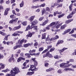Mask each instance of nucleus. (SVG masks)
<instances>
[{
    "label": "nucleus",
    "instance_id": "f257e3e1",
    "mask_svg": "<svg viewBox=\"0 0 76 76\" xmlns=\"http://www.w3.org/2000/svg\"><path fill=\"white\" fill-rule=\"evenodd\" d=\"M12 70H11L10 72L11 76H15L17 73L19 72V68L16 67H15L14 68L12 69Z\"/></svg>",
    "mask_w": 76,
    "mask_h": 76
},
{
    "label": "nucleus",
    "instance_id": "f03ea898",
    "mask_svg": "<svg viewBox=\"0 0 76 76\" xmlns=\"http://www.w3.org/2000/svg\"><path fill=\"white\" fill-rule=\"evenodd\" d=\"M47 56L49 57V58H52L53 57V55H52L51 54H50V52L49 51L47 52L46 54L43 55V58H45V57H47Z\"/></svg>",
    "mask_w": 76,
    "mask_h": 76
},
{
    "label": "nucleus",
    "instance_id": "7ed1b4c3",
    "mask_svg": "<svg viewBox=\"0 0 76 76\" xmlns=\"http://www.w3.org/2000/svg\"><path fill=\"white\" fill-rule=\"evenodd\" d=\"M56 23H57V21H56L55 22H53L52 23L50 24L48 26H47L46 28H45L46 30L48 29V30L50 29V26H53V25H55Z\"/></svg>",
    "mask_w": 76,
    "mask_h": 76
},
{
    "label": "nucleus",
    "instance_id": "20e7f679",
    "mask_svg": "<svg viewBox=\"0 0 76 76\" xmlns=\"http://www.w3.org/2000/svg\"><path fill=\"white\" fill-rule=\"evenodd\" d=\"M23 42L26 43V40H25L24 39H23L20 41V40H19L18 41V44H19V45H22V44Z\"/></svg>",
    "mask_w": 76,
    "mask_h": 76
},
{
    "label": "nucleus",
    "instance_id": "39448f33",
    "mask_svg": "<svg viewBox=\"0 0 76 76\" xmlns=\"http://www.w3.org/2000/svg\"><path fill=\"white\" fill-rule=\"evenodd\" d=\"M60 67L62 68V69H64V68H66V64L65 63H62L60 65Z\"/></svg>",
    "mask_w": 76,
    "mask_h": 76
},
{
    "label": "nucleus",
    "instance_id": "423d86ee",
    "mask_svg": "<svg viewBox=\"0 0 76 76\" xmlns=\"http://www.w3.org/2000/svg\"><path fill=\"white\" fill-rule=\"evenodd\" d=\"M36 51L35 50H30L29 52V53H30V55L31 56H35V53H35V52Z\"/></svg>",
    "mask_w": 76,
    "mask_h": 76
},
{
    "label": "nucleus",
    "instance_id": "0eeeda50",
    "mask_svg": "<svg viewBox=\"0 0 76 76\" xmlns=\"http://www.w3.org/2000/svg\"><path fill=\"white\" fill-rule=\"evenodd\" d=\"M58 23V22H57V23H56L55 24L53 25V26H54V25L55 26L53 27V28H56V29H58V28H59L60 27V26L61 25V23L59 24L56 26V25H57Z\"/></svg>",
    "mask_w": 76,
    "mask_h": 76
},
{
    "label": "nucleus",
    "instance_id": "6e6552de",
    "mask_svg": "<svg viewBox=\"0 0 76 76\" xmlns=\"http://www.w3.org/2000/svg\"><path fill=\"white\" fill-rule=\"evenodd\" d=\"M48 18H47V20H45L44 22H43L42 24H40V26H44V25H46L48 22Z\"/></svg>",
    "mask_w": 76,
    "mask_h": 76
},
{
    "label": "nucleus",
    "instance_id": "1a4fd4ad",
    "mask_svg": "<svg viewBox=\"0 0 76 76\" xmlns=\"http://www.w3.org/2000/svg\"><path fill=\"white\" fill-rule=\"evenodd\" d=\"M38 23V21L37 20H35L33 21L31 23L32 24L31 25V27H32V26H34L35 25H37Z\"/></svg>",
    "mask_w": 76,
    "mask_h": 76
},
{
    "label": "nucleus",
    "instance_id": "9d476101",
    "mask_svg": "<svg viewBox=\"0 0 76 76\" xmlns=\"http://www.w3.org/2000/svg\"><path fill=\"white\" fill-rule=\"evenodd\" d=\"M33 44V43L32 42H31V44L28 43L26 44H25L23 45V47L25 48H26V47H28L29 45H32Z\"/></svg>",
    "mask_w": 76,
    "mask_h": 76
},
{
    "label": "nucleus",
    "instance_id": "9b49d317",
    "mask_svg": "<svg viewBox=\"0 0 76 76\" xmlns=\"http://www.w3.org/2000/svg\"><path fill=\"white\" fill-rule=\"evenodd\" d=\"M67 49V48H64L61 50H58L59 52V53H63V52L64 51Z\"/></svg>",
    "mask_w": 76,
    "mask_h": 76
},
{
    "label": "nucleus",
    "instance_id": "f8f14e48",
    "mask_svg": "<svg viewBox=\"0 0 76 76\" xmlns=\"http://www.w3.org/2000/svg\"><path fill=\"white\" fill-rule=\"evenodd\" d=\"M35 15L31 16L30 18H28V20H30V22H32V21L34 20V19L35 18Z\"/></svg>",
    "mask_w": 76,
    "mask_h": 76
},
{
    "label": "nucleus",
    "instance_id": "ddd939ff",
    "mask_svg": "<svg viewBox=\"0 0 76 76\" xmlns=\"http://www.w3.org/2000/svg\"><path fill=\"white\" fill-rule=\"evenodd\" d=\"M64 41L62 40H59L58 41V43L56 44V46L58 45H59L60 44H62V43H63Z\"/></svg>",
    "mask_w": 76,
    "mask_h": 76
},
{
    "label": "nucleus",
    "instance_id": "4468645a",
    "mask_svg": "<svg viewBox=\"0 0 76 76\" xmlns=\"http://www.w3.org/2000/svg\"><path fill=\"white\" fill-rule=\"evenodd\" d=\"M21 60H25V58L22 57H19L17 59L18 62H20V61H21Z\"/></svg>",
    "mask_w": 76,
    "mask_h": 76
},
{
    "label": "nucleus",
    "instance_id": "2eb2a0df",
    "mask_svg": "<svg viewBox=\"0 0 76 76\" xmlns=\"http://www.w3.org/2000/svg\"><path fill=\"white\" fill-rule=\"evenodd\" d=\"M18 45L14 46L13 47V50H16V49H17L18 48H20V47H21V45H19V44H18Z\"/></svg>",
    "mask_w": 76,
    "mask_h": 76
},
{
    "label": "nucleus",
    "instance_id": "dca6fc26",
    "mask_svg": "<svg viewBox=\"0 0 76 76\" xmlns=\"http://www.w3.org/2000/svg\"><path fill=\"white\" fill-rule=\"evenodd\" d=\"M73 19L69 20H67L65 22V23L66 24H69V23H70V22H72V21H73Z\"/></svg>",
    "mask_w": 76,
    "mask_h": 76
},
{
    "label": "nucleus",
    "instance_id": "f3484780",
    "mask_svg": "<svg viewBox=\"0 0 76 76\" xmlns=\"http://www.w3.org/2000/svg\"><path fill=\"white\" fill-rule=\"evenodd\" d=\"M21 28V26H17L14 27L13 29L14 31H15V30H17V29H20Z\"/></svg>",
    "mask_w": 76,
    "mask_h": 76
},
{
    "label": "nucleus",
    "instance_id": "a211bd4d",
    "mask_svg": "<svg viewBox=\"0 0 76 76\" xmlns=\"http://www.w3.org/2000/svg\"><path fill=\"white\" fill-rule=\"evenodd\" d=\"M32 29L31 28V26H30V25H28V26L27 27H26L25 31H28V30L29 29Z\"/></svg>",
    "mask_w": 76,
    "mask_h": 76
},
{
    "label": "nucleus",
    "instance_id": "6ab92c4d",
    "mask_svg": "<svg viewBox=\"0 0 76 76\" xmlns=\"http://www.w3.org/2000/svg\"><path fill=\"white\" fill-rule=\"evenodd\" d=\"M67 25L64 24L61 27V29H64L66 27Z\"/></svg>",
    "mask_w": 76,
    "mask_h": 76
},
{
    "label": "nucleus",
    "instance_id": "aec40b11",
    "mask_svg": "<svg viewBox=\"0 0 76 76\" xmlns=\"http://www.w3.org/2000/svg\"><path fill=\"white\" fill-rule=\"evenodd\" d=\"M32 27V28H33V29H34V30H36V32H38V29H37V26H35Z\"/></svg>",
    "mask_w": 76,
    "mask_h": 76
},
{
    "label": "nucleus",
    "instance_id": "412c9836",
    "mask_svg": "<svg viewBox=\"0 0 76 76\" xmlns=\"http://www.w3.org/2000/svg\"><path fill=\"white\" fill-rule=\"evenodd\" d=\"M24 6V2L23 1H22L21 3L20 4V7H22Z\"/></svg>",
    "mask_w": 76,
    "mask_h": 76
},
{
    "label": "nucleus",
    "instance_id": "4be33fe9",
    "mask_svg": "<svg viewBox=\"0 0 76 76\" xmlns=\"http://www.w3.org/2000/svg\"><path fill=\"white\" fill-rule=\"evenodd\" d=\"M34 67H35V66L34 65H31L30 69H28L29 71V70H32V69H33V68H34Z\"/></svg>",
    "mask_w": 76,
    "mask_h": 76
},
{
    "label": "nucleus",
    "instance_id": "5701e85b",
    "mask_svg": "<svg viewBox=\"0 0 76 76\" xmlns=\"http://www.w3.org/2000/svg\"><path fill=\"white\" fill-rule=\"evenodd\" d=\"M0 34H1L3 36H5L7 35V34L4 32H2V31H0Z\"/></svg>",
    "mask_w": 76,
    "mask_h": 76
},
{
    "label": "nucleus",
    "instance_id": "b1692460",
    "mask_svg": "<svg viewBox=\"0 0 76 76\" xmlns=\"http://www.w3.org/2000/svg\"><path fill=\"white\" fill-rule=\"evenodd\" d=\"M34 73V72H28L26 74V75H32Z\"/></svg>",
    "mask_w": 76,
    "mask_h": 76
},
{
    "label": "nucleus",
    "instance_id": "393cba45",
    "mask_svg": "<svg viewBox=\"0 0 76 76\" xmlns=\"http://www.w3.org/2000/svg\"><path fill=\"white\" fill-rule=\"evenodd\" d=\"M31 9H37V8H38L39 7V6L37 5L36 6H34V5H33L31 7Z\"/></svg>",
    "mask_w": 76,
    "mask_h": 76
},
{
    "label": "nucleus",
    "instance_id": "a878e982",
    "mask_svg": "<svg viewBox=\"0 0 76 76\" xmlns=\"http://www.w3.org/2000/svg\"><path fill=\"white\" fill-rule=\"evenodd\" d=\"M12 60L13 62H14V61H15V59L14 58H10L9 60V62H11Z\"/></svg>",
    "mask_w": 76,
    "mask_h": 76
},
{
    "label": "nucleus",
    "instance_id": "bb28decb",
    "mask_svg": "<svg viewBox=\"0 0 76 76\" xmlns=\"http://www.w3.org/2000/svg\"><path fill=\"white\" fill-rule=\"evenodd\" d=\"M72 16H73V15L70 13L67 17V19H70V18H72Z\"/></svg>",
    "mask_w": 76,
    "mask_h": 76
},
{
    "label": "nucleus",
    "instance_id": "cd10ccee",
    "mask_svg": "<svg viewBox=\"0 0 76 76\" xmlns=\"http://www.w3.org/2000/svg\"><path fill=\"white\" fill-rule=\"evenodd\" d=\"M32 36V34L31 33H29L28 34L26 35V37H31Z\"/></svg>",
    "mask_w": 76,
    "mask_h": 76
},
{
    "label": "nucleus",
    "instance_id": "c85d7f7f",
    "mask_svg": "<svg viewBox=\"0 0 76 76\" xmlns=\"http://www.w3.org/2000/svg\"><path fill=\"white\" fill-rule=\"evenodd\" d=\"M57 72L59 74H61V73H63V72H62V71H61V69H59L58 70Z\"/></svg>",
    "mask_w": 76,
    "mask_h": 76
},
{
    "label": "nucleus",
    "instance_id": "c756f323",
    "mask_svg": "<svg viewBox=\"0 0 76 76\" xmlns=\"http://www.w3.org/2000/svg\"><path fill=\"white\" fill-rule=\"evenodd\" d=\"M46 34L44 33L42 34V39H45L46 37Z\"/></svg>",
    "mask_w": 76,
    "mask_h": 76
},
{
    "label": "nucleus",
    "instance_id": "7c9ffc66",
    "mask_svg": "<svg viewBox=\"0 0 76 76\" xmlns=\"http://www.w3.org/2000/svg\"><path fill=\"white\" fill-rule=\"evenodd\" d=\"M72 6H73V4L72 3L69 6V9L70 11H72Z\"/></svg>",
    "mask_w": 76,
    "mask_h": 76
},
{
    "label": "nucleus",
    "instance_id": "2f4dec72",
    "mask_svg": "<svg viewBox=\"0 0 76 76\" xmlns=\"http://www.w3.org/2000/svg\"><path fill=\"white\" fill-rule=\"evenodd\" d=\"M10 71V69H7L5 70H2V72H5V73H6V72H9V71Z\"/></svg>",
    "mask_w": 76,
    "mask_h": 76
},
{
    "label": "nucleus",
    "instance_id": "473e14b6",
    "mask_svg": "<svg viewBox=\"0 0 76 76\" xmlns=\"http://www.w3.org/2000/svg\"><path fill=\"white\" fill-rule=\"evenodd\" d=\"M45 3H43L42 4L39 6V7H45Z\"/></svg>",
    "mask_w": 76,
    "mask_h": 76
},
{
    "label": "nucleus",
    "instance_id": "72a5a7b5",
    "mask_svg": "<svg viewBox=\"0 0 76 76\" xmlns=\"http://www.w3.org/2000/svg\"><path fill=\"white\" fill-rule=\"evenodd\" d=\"M25 55L27 56L28 58H30V57H31V56H30L29 53H26L25 54Z\"/></svg>",
    "mask_w": 76,
    "mask_h": 76
},
{
    "label": "nucleus",
    "instance_id": "f704fd0d",
    "mask_svg": "<svg viewBox=\"0 0 76 76\" xmlns=\"http://www.w3.org/2000/svg\"><path fill=\"white\" fill-rule=\"evenodd\" d=\"M22 24L24 26H26L27 25V22L24 21L22 23Z\"/></svg>",
    "mask_w": 76,
    "mask_h": 76
},
{
    "label": "nucleus",
    "instance_id": "c9c22d12",
    "mask_svg": "<svg viewBox=\"0 0 76 76\" xmlns=\"http://www.w3.org/2000/svg\"><path fill=\"white\" fill-rule=\"evenodd\" d=\"M74 32H75V30H74V29H72V30L71 32L69 33V34H72L73 33H74Z\"/></svg>",
    "mask_w": 76,
    "mask_h": 76
},
{
    "label": "nucleus",
    "instance_id": "e433bc0d",
    "mask_svg": "<svg viewBox=\"0 0 76 76\" xmlns=\"http://www.w3.org/2000/svg\"><path fill=\"white\" fill-rule=\"evenodd\" d=\"M64 16V14H62L61 15H58V18H60L61 17H63Z\"/></svg>",
    "mask_w": 76,
    "mask_h": 76
},
{
    "label": "nucleus",
    "instance_id": "4c0bfd02",
    "mask_svg": "<svg viewBox=\"0 0 76 76\" xmlns=\"http://www.w3.org/2000/svg\"><path fill=\"white\" fill-rule=\"evenodd\" d=\"M67 40L68 41H75V39H68Z\"/></svg>",
    "mask_w": 76,
    "mask_h": 76
},
{
    "label": "nucleus",
    "instance_id": "58836bf2",
    "mask_svg": "<svg viewBox=\"0 0 76 76\" xmlns=\"http://www.w3.org/2000/svg\"><path fill=\"white\" fill-rule=\"evenodd\" d=\"M45 66L46 67H48V65H49V64L47 63H44Z\"/></svg>",
    "mask_w": 76,
    "mask_h": 76
},
{
    "label": "nucleus",
    "instance_id": "ea45409f",
    "mask_svg": "<svg viewBox=\"0 0 76 76\" xmlns=\"http://www.w3.org/2000/svg\"><path fill=\"white\" fill-rule=\"evenodd\" d=\"M57 14H58V11H56L55 12H54L53 15L56 16V15Z\"/></svg>",
    "mask_w": 76,
    "mask_h": 76
},
{
    "label": "nucleus",
    "instance_id": "a19ab883",
    "mask_svg": "<svg viewBox=\"0 0 76 76\" xmlns=\"http://www.w3.org/2000/svg\"><path fill=\"white\" fill-rule=\"evenodd\" d=\"M4 58V55H1V54L0 53V59H3Z\"/></svg>",
    "mask_w": 76,
    "mask_h": 76
},
{
    "label": "nucleus",
    "instance_id": "79ce46f5",
    "mask_svg": "<svg viewBox=\"0 0 76 76\" xmlns=\"http://www.w3.org/2000/svg\"><path fill=\"white\" fill-rule=\"evenodd\" d=\"M45 12V9L44 8H43L42 10V15H44V12Z\"/></svg>",
    "mask_w": 76,
    "mask_h": 76
},
{
    "label": "nucleus",
    "instance_id": "37998d69",
    "mask_svg": "<svg viewBox=\"0 0 76 76\" xmlns=\"http://www.w3.org/2000/svg\"><path fill=\"white\" fill-rule=\"evenodd\" d=\"M69 61H70V62H71V63H74V62L75 61L74 59H69Z\"/></svg>",
    "mask_w": 76,
    "mask_h": 76
},
{
    "label": "nucleus",
    "instance_id": "c03bdc74",
    "mask_svg": "<svg viewBox=\"0 0 76 76\" xmlns=\"http://www.w3.org/2000/svg\"><path fill=\"white\" fill-rule=\"evenodd\" d=\"M56 6H57V5L56 4V3H54L53 4L51 5V7H53V8H54V7Z\"/></svg>",
    "mask_w": 76,
    "mask_h": 76
},
{
    "label": "nucleus",
    "instance_id": "a18cd8bd",
    "mask_svg": "<svg viewBox=\"0 0 76 76\" xmlns=\"http://www.w3.org/2000/svg\"><path fill=\"white\" fill-rule=\"evenodd\" d=\"M17 33H16V32H15L14 34H12V36H13L14 37H16L17 36Z\"/></svg>",
    "mask_w": 76,
    "mask_h": 76
},
{
    "label": "nucleus",
    "instance_id": "49530a36",
    "mask_svg": "<svg viewBox=\"0 0 76 76\" xmlns=\"http://www.w3.org/2000/svg\"><path fill=\"white\" fill-rule=\"evenodd\" d=\"M43 50H44V48L42 47L39 48V51H43Z\"/></svg>",
    "mask_w": 76,
    "mask_h": 76
},
{
    "label": "nucleus",
    "instance_id": "de8ad7c7",
    "mask_svg": "<svg viewBox=\"0 0 76 76\" xmlns=\"http://www.w3.org/2000/svg\"><path fill=\"white\" fill-rule=\"evenodd\" d=\"M34 66H37L38 65V62L36 61L34 62Z\"/></svg>",
    "mask_w": 76,
    "mask_h": 76
},
{
    "label": "nucleus",
    "instance_id": "09e8293b",
    "mask_svg": "<svg viewBox=\"0 0 76 76\" xmlns=\"http://www.w3.org/2000/svg\"><path fill=\"white\" fill-rule=\"evenodd\" d=\"M23 31H16V34H22L23 33Z\"/></svg>",
    "mask_w": 76,
    "mask_h": 76
},
{
    "label": "nucleus",
    "instance_id": "8fccbe9b",
    "mask_svg": "<svg viewBox=\"0 0 76 76\" xmlns=\"http://www.w3.org/2000/svg\"><path fill=\"white\" fill-rule=\"evenodd\" d=\"M46 11H47V12H50V8L48 7H46Z\"/></svg>",
    "mask_w": 76,
    "mask_h": 76
},
{
    "label": "nucleus",
    "instance_id": "3c124183",
    "mask_svg": "<svg viewBox=\"0 0 76 76\" xmlns=\"http://www.w3.org/2000/svg\"><path fill=\"white\" fill-rule=\"evenodd\" d=\"M48 50V49H47L45 50L44 51H43L42 53V54H44V53H46V52H47V51Z\"/></svg>",
    "mask_w": 76,
    "mask_h": 76
},
{
    "label": "nucleus",
    "instance_id": "603ef678",
    "mask_svg": "<svg viewBox=\"0 0 76 76\" xmlns=\"http://www.w3.org/2000/svg\"><path fill=\"white\" fill-rule=\"evenodd\" d=\"M55 50V48H51L50 50V52H52V51H53Z\"/></svg>",
    "mask_w": 76,
    "mask_h": 76
},
{
    "label": "nucleus",
    "instance_id": "864d4df0",
    "mask_svg": "<svg viewBox=\"0 0 76 76\" xmlns=\"http://www.w3.org/2000/svg\"><path fill=\"white\" fill-rule=\"evenodd\" d=\"M14 22V20H11L9 22L10 23H13Z\"/></svg>",
    "mask_w": 76,
    "mask_h": 76
},
{
    "label": "nucleus",
    "instance_id": "5fc2aeb1",
    "mask_svg": "<svg viewBox=\"0 0 76 76\" xmlns=\"http://www.w3.org/2000/svg\"><path fill=\"white\" fill-rule=\"evenodd\" d=\"M54 40H56L55 37L53 38H51V39H50V41H54Z\"/></svg>",
    "mask_w": 76,
    "mask_h": 76
},
{
    "label": "nucleus",
    "instance_id": "6e6d98bb",
    "mask_svg": "<svg viewBox=\"0 0 76 76\" xmlns=\"http://www.w3.org/2000/svg\"><path fill=\"white\" fill-rule=\"evenodd\" d=\"M63 6V4H61L58 6L57 7V8H58L59 7H62Z\"/></svg>",
    "mask_w": 76,
    "mask_h": 76
},
{
    "label": "nucleus",
    "instance_id": "4d7b16f0",
    "mask_svg": "<svg viewBox=\"0 0 76 76\" xmlns=\"http://www.w3.org/2000/svg\"><path fill=\"white\" fill-rule=\"evenodd\" d=\"M67 33H68L66 30H65V31L64 32V33H62L63 35H65V34H66Z\"/></svg>",
    "mask_w": 76,
    "mask_h": 76
},
{
    "label": "nucleus",
    "instance_id": "13d9d810",
    "mask_svg": "<svg viewBox=\"0 0 76 76\" xmlns=\"http://www.w3.org/2000/svg\"><path fill=\"white\" fill-rule=\"evenodd\" d=\"M7 14H8V11H6V10H5L4 12V15H7Z\"/></svg>",
    "mask_w": 76,
    "mask_h": 76
},
{
    "label": "nucleus",
    "instance_id": "bf43d9fd",
    "mask_svg": "<svg viewBox=\"0 0 76 76\" xmlns=\"http://www.w3.org/2000/svg\"><path fill=\"white\" fill-rule=\"evenodd\" d=\"M76 13V11H74V10H73L72 12L71 15H74V14H75Z\"/></svg>",
    "mask_w": 76,
    "mask_h": 76
},
{
    "label": "nucleus",
    "instance_id": "052dcab7",
    "mask_svg": "<svg viewBox=\"0 0 76 76\" xmlns=\"http://www.w3.org/2000/svg\"><path fill=\"white\" fill-rule=\"evenodd\" d=\"M43 19H44V17H42L40 18L39 19V21H41L43 20Z\"/></svg>",
    "mask_w": 76,
    "mask_h": 76
},
{
    "label": "nucleus",
    "instance_id": "680f3d73",
    "mask_svg": "<svg viewBox=\"0 0 76 76\" xmlns=\"http://www.w3.org/2000/svg\"><path fill=\"white\" fill-rule=\"evenodd\" d=\"M72 55L73 56H76V49L75 50V52L72 53Z\"/></svg>",
    "mask_w": 76,
    "mask_h": 76
},
{
    "label": "nucleus",
    "instance_id": "e2e57ef3",
    "mask_svg": "<svg viewBox=\"0 0 76 76\" xmlns=\"http://www.w3.org/2000/svg\"><path fill=\"white\" fill-rule=\"evenodd\" d=\"M72 65V64H68L67 65H66V67H69L70 66H71Z\"/></svg>",
    "mask_w": 76,
    "mask_h": 76
},
{
    "label": "nucleus",
    "instance_id": "0e129e2a",
    "mask_svg": "<svg viewBox=\"0 0 76 76\" xmlns=\"http://www.w3.org/2000/svg\"><path fill=\"white\" fill-rule=\"evenodd\" d=\"M54 38L55 39H58L59 37H58V35H56V37H54Z\"/></svg>",
    "mask_w": 76,
    "mask_h": 76
},
{
    "label": "nucleus",
    "instance_id": "69168bd1",
    "mask_svg": "<svg viewBox=\"0 0 76 76\" xmlns=\"http://www.w3.org/2000/svg\"><path fill=\"white\" fill-rule=\"evenodd\" d=\"M20 57H23V53L22 52L20 54Z\"/></svg>",
    "mask_w": 76,
    "mask_h": 76
},
{
    "label": "nucleus",
    "instance_id": "338daca9",
    "mask_svg": "<svg viewBox=\"0 0 76 76\" xmlns=\"http://www.w3.org/2000/svg\"><path fill=\"white\" fill-rule=\"evenodd\" d=\"M50 39V37H47L46 38V40L48 41Z\"/></svg>",
    "mask_w": 76,
    "mask_h": 76
},
{
    "label": "nucleus",
    "instance_id": "774afa93",
    "mask_svg": "<svg viewBox=\"0 0 76 76\" xmlns=\"http://www.w3.org/2000/svg\"><path fill=\"white\" fill-rule=\"evenodd\" d=\"M54 58L57 59V58H58V55H56L55 56H54Z\"/></svg>",
    "mask_w": 76,
    "mask_h": 76
}]
</instances>
